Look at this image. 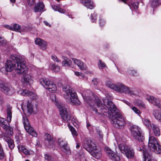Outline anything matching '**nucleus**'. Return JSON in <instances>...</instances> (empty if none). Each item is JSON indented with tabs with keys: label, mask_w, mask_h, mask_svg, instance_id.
<instances>
[{
	"label": "nucleus",
	"mask_w": 161,
	"mask_h": 161,
	"mask_svg": "<svg viewBox=\"0 0 161 161\" xmlns=\"http://www.w3.org/2000/svg\"><path fill=\"white\" fill-rule=\"evenodd\" d=\"M44 24H45V25H47V26H48L49 25V27H50L51 26V25H49L48 23L46 21H44Z\"/></svg>",
	"instance_id": "obj_62"
},
{
	"label": "nucleus",
	"mask_w": 161,
	"mask_h": 161,
	"mask_svg": "<svg viewBox=\"0 0 161 161\" xmlns=\"http://www.w3.org/2000/svg\"><path fill=\"white\" fill-rule=\"evenodd\" d=\"M80 72H75V75H76L77 76H79V75L80 74Z\"/></svg>",
	"instance_id": "obj_63"
},
{
	"label": "nucleus",
	"mask_w": 161,
	"mask_h": 161,
	"mask_svg": "<svg viewBox=\"0 0 161 161\" xmlns=\"http://www.w3.org/2000/svg\"><path fill=\"white\" fill-rule=\"evenodd\" d=\"M35 43L38 45L42 50H45L47 48V42L40 38H37L35 41Z\"/></svg>",
	"instance_id": "obj_18"
},
{
	"label": "nucleus",
	"mask_w": 161,
	"mask_h": 161,
	"mask_svg": "<svg viewBox=\"0 0 161 161\" xmlns=\"http://www.w3.org/2000/svg\"><path fill=\"white\" fill-rule=\"evenodd\" d=\"M27 72L25 73H18L19 74H22L23 75V77L22 79V81L24 83L28 84L30 85L32 82V77L31 75L28 73V71L27 68L26 67Z\"/></svg>",
	"instance_id": "obj_15"
},
{
	"label": "nucleus",
	"mask_w": 161,
	"mask_h": 161,
	"mask_svg": "<svg viewBox=\"0 0 161 161\" xmlns=\"http://www.w3.org/2000/svg\"><path fill=\"white\" fill-rule=\"evenodd\" d=\"M143 122L144 124L150 130H151V125L153 124H151L150 121L147 119H144L143 120Z\"/></svg>",
	"instance_id": "obj_34"
},
{
	"label": "nucleus",
	"mask_w": 161,
	"mask_h": 161,
	"mask_svg": "<svg viewBox=\"0 0 161 161\" xmlns=\"http://www.w3.org/2000/svg\"><path fill=\"white\" fill-rule=\"evenodd\" d=\"M45 161H54V159L49 154H45Z\"/></svg>",
	"instance_id": "obj_35"
},
{
	"label": "nucleus",
	"mask_w": 161,
	"mask_h": 161,
	"mask_svg": "<svg viewBox=\"0 0 161 161\" xmlns=\"http://www.w3.org/2000/svg\"><path fill=\"white\" fill-rule=\"evenodd\" d=\"M131 74L134 75H136L137 72L136 70H132Z\"/></svg>",
	"instance_id": "obj_58"
},
{
	"label": "nucleus",
	"mask_w": 161,
	"mask_h": 161,
	"mask_svg": "<svg viewBox=\"0 0 161 161\" xmlns=\"http://www.w3.org/2000/svg\"><path fill=\"white\" fill-rule=\"evenodd\" d=\"M70 130L73 136H77V134L74 128L73 127L70 128Z\"/></svg>",
	"instance_id": "obj_48"
},
{
	"label": "nucleus",
	"mask_w": 161,
	"mask_h": 161,
	"mask_svg": "<svg viewBox=\"0 0 161 161\" xmlns=\"http://www.w3.org/2000/svg\"><path fill=\"white\" fill-rule=\"evenodd\" d=\"M7 122L3 118H0V126L5 130L6 133L9 135H12L13 133V128L7 125Z\"/></svg>",
	"instance_id": "obj_12"
},
{
	"label": "nucleus",
	"mask_w": 161,
	"mask_h": 161,
	"mask_svg": "<svg viewBox=\"0 0 161 161\" xmlns=\"http://www.w3.org/2000/svg\"><path fill=\"white\" fill-rule=\"evenodd\" d=\"M31 95L29 96L30 98L33 100H36L38 98V97L37 95L34 93L32 92H31Z\"/></svg>",
	"instance_id": "obj_40"
},
{
	"label": "nucleus",
	"mask_w": 161,
	"mask_h": 161,
	"mask_svg": "<svg viewBox=\"0 0 161 161\" xmlns=\"http://www.w3.org/2000/svg\"><path fill=\"white\" fill-rule=\"evenodd\" d=\"M148 146L151 149H153L154 152L157 154L161 153V146L154 136H150L149 138Z\"/></svg>",
	"instance_id": "obj_6"
},
{
	"label": "nucleus",
	"mask_w": 161,
	"mask_h": 161,
	"mask_svg": "<svg viewBox=\"0 0 161 161\" xmlns=\"http://www.w3.org/2000/svg\"><path fill=\"white\" fill-rule=\"evenodd\" d=\"M78 77H79L80 78H82L84 77V75L82 73L80 72V74L79 75V76H78Z\"/></svg>",
	"instance_id": "obj_60"
},
{
	"label": "nucleus",
	"mask_w": 161,
	"mask_h": 161,
	"mask_svg": "<svg viewBox=\"0 0 161 161\" xmlns=\"http://www.w3.org/2000/svg\"><path fill=\"white\" fill-rule=\"evenodd\" d=\"M106 84L108 87L118 92L129 95L134 94L132 91L122 83H118L114 84L111 82L108 81L106 82Z\"/></svg>",
	"instance_id": "obj_4"
},
{
	"label": "nucleus",
	"mask_w": 161,
	"mask_h": 161,
	"mask_svg": "<svg viewBox=\"0 0 161 161\" xmlns=\"http://www.w3.org/2000/svg\"><path fill=\"white\" fill-rule=\"evenodd\" d=\"M155 118L158 120L160 121L161 119V114L160 111L157 110H155L153 113Z\"/></svg>",
	"instance_id": "obj_30"
},
{
	"label": "nucleus",
	"mask_w": 161,
	"mask_h": 161,
	"mask_svg": "<svg viewBox=\"0 0 161 161\" xmlns=\"http://www.w3.org/2000/svg\"><path fill=\"white\" fill-rule=\"evenodd\" d=\"M62 58L64 59V60L62 62L63 66H68L69 64L67 60V58L64 56H62Z\"/></svg>",
	"instance_id": "obj_41"
},
{
	"label": "nucleus",
	"mask_w": 161,
	"mask_h": 161,
	"mask_svg": "<svg viewBox=\"0 0 161 161\" xmlns=\"http://www.w3.org/2000/svg\"><path fill=\"white\" fill-rule=\"evenodd\" d=\"M136 105L138 106H139V107L144 108H145V105L144 103L142 102L141 101L137 102L135 103Z\"/></svg>",
	"instance_id": "obj_44"
},
{
	"label": "nucleus",
	"mask_w": 161,
	"mask_h": 161,
	"mask_svg": "<svg viewBox=\"0 0 161 161\" xmlns=\"http://www.w3.org/2000/svg\"><path fill=\"white\" fill-rule=\"evenodd\" d=\"M51 99L52 101L54 102L55 103H56V99L55 94H52L51 95Z\"/></svg>",
	"instance_id": "obj_50"
},
{
	"label": "nucleus",
	"mask_w": 161,
	"mask_h": 161,
	"mask_svg": "<svg viewBox=\"0 0 161 161\" xmlns=\"http://www.w3.org/2000/svg\"><path fill=\"white\" fill-rule=\"evenodd\" d=\"M82 95L85 101L88 103L90 106H92V103H95L92 110L96 114L102 115L104 113H108L111 123L116 128H119L125 125L124 118L121 114L116 111V107L112 102L105 99L103 100V104L98 97L94 95L89 90L84 92Z\"/></svg>",
	"instance_id": "obj_1"
},
{
	"label": "nucleus",
	"mask_w": 161,
	"mask_h": 161,
	"mask_svg": "<svg viewBox=\"0 0 161 161\" xmlns=\"http://www.w3.org/2000/svg\"><path fill=\"white\" fill-rule=\"evenodd\" d=\"M120 151L125 154L128 158H131L134 156V152L128 146L125 145L124 143H120L119 146Z\"/></svg>",
	"instance_id": "obj_8"
},
{
	"label": "nucleus",
	"mask_w": 161,
	"mask_h": 161,
	"mask_svg": "<svg viewBox=\"0 0 161 161\" xmlns=\"http://www.w3.org/2000/svg\"><path fill=\"white\" fill-rule=\"evenodd\" d=\"M58 11L60 13H65V10L60 8V7H59V8H58Z\"/></svg>",
	"instance_id": "obj_55"
},
{
	"label": "nucleus",
	"mask_w": 161,
	"mask_h": 161,
	"mask_svg": "<svg viewBox=\"0 0 161 161\" xmlns=\"http://www.w3.org/2000/svg\"><path fill=\"white\" fill-rule=\"evenodd\" d=\"M4 102V101L3 98L1 97H0V104H2Z\"/></svg>",
	"instance_id": "obj_57"
},
{
	"label": "nucleus",
	"mask_w": 161,
	"mask_h": 161,
	"mask_svg": "<svg viewBox=\"0 0 161 161\" xmlns=\"http://www.w3.org/2000/svg\"><path fill=\"white\" fill-rule=\"evenodd\" d=\"M52 69L55 72H58L60 70V67L57 65L55 64H52Z\"/></svg>",
	"instance_id": "obj_38"
},
{
	"label": "nucleus",
	"mask_w": 161,
	"mask_h": 161,
	"mask_svg": "<svg viewBox=\"0 0 161 161\" xmlns=\"http://www.w3.org/2000/svg\"><path fill=\"white\" fill-rule=\"evenodd\" d=\"M4 26L8 29H9L11 30H12V26H11L8 25H5Z\"/></svg>",
	"instance_id": "obj_54"
},
{
	"label": "nucleus",
	"mask_w": 161,
	"mask_h": 161,
	"mask_svg": "<svg viewBox=\"0 0 161 161\" xmlns=\"http://www.w3.org/2000/svg\"><path fill=\"white\" fill-rule=\"evenodd\" d=\"M7 43V41L4 37L0 35V46H4Z\"/></svg>",
	"instance_id": "obj_37"
},
{
	"label": "nucleus",
	"mask_w": 161,
	"mask_h": 161,
	"mask_svg": "<svg viewBox=\"0 0 161 161\" xmlns=\"http://www.w3.org/2000/svg\"><path fill=\"white\" fill-rule=\"evenodd\" d=\"M151 129L153 130V132L154 135L156 136H159L160 134V132L159 128L157 126L152 124L150 125Z\"/></svg>",
	"instance_id": "obj_25"
},
{
	"label": "nucleus",
	"mask_w": 161,
	"mask_h": 161,
	"mask_svg": "<svg viewBox=\"0 0 161 161\" xmlns=\"http://www.w3.org/2000/svg\"><path fill=\"white\" fill-rule=\"evenodd\" d=\"M31 92H30L27 90H21L19 92V93L21 95L24 96H28L31 95Z\"/></svg>",
	"instance_id": "obj_29"
},
{
	"label": "nucleus",
	"mask_w": 161,
	"mask_h": 161,
	"mask_svg": "<svg viewBox=\"0 0 161 161\" xmlns=\"http://www.w3.org/2000/svg\"><path fill=\"white\" fill-rule=\"evenodd\" d=\"M12 107L9 105L7 106V119L8 122H10L11 120L12 117Z\"/></svg>",
	"instance_id": "obj_22"
},
{
	"label": "nucleus",
	"mask_w": 161,
	"mask_h": 161,
	"mask_svg": "<svg viewBox=\"0 0 161 161\" xmlns=\"http://www.w3.org/2000/svg\"><path fill=\"white\" fill-rule=\"evenodd\" d=\"M92 81L94 85H96L97 83V80L96 79H93L92 80Z\"/></svg>",
	"instance_id": "obj_59"
},
{
	"label": "nucleus",
	"mask_w": 161,
	"mask_h": 161,
	"mask_svg": "<svg viewBox=\"0 0 161 161\" xmlns=\"http://www.w3.org/2000/svg\"><path fill=\"white\" fill-rule=\"evenodd\" d=\"M161 0H151V5L153 7H155L159 5L160 3Z\"/></svg>",
	"instance_id": "obj_32"
},
{
	"label": "nucleus",
	"mask_w": 161,
	"mask_h": 161,
	"mask_svg": "<svg viewBox=\"0 0 161 161\" xmlns=\"http://www.w3.org/2000/svg\"><path fill=\"white\" fill-rule=\"evenodd\" d=\"M137 149L139 151L143 150L144 161H155L153 158V156L148 153L147 151L144 149L143 147H142V149L140 148H138Z\"/></svg>",
	"instance_id": "obj_16"
},
{
	"label": "nucleus",
	"mask_w": 161,
	"mask_h": 161,
	"mask_svg": "<svg viewBox=\"0 0 161 161\" xmlns=\"http://www.w3.org/2000/svg\"><path fill=\"white\" fill-rule=\"evenodd\" d=\"M62 151L66 154H69L71 153V152L69 147L67 146V144L66 146H64L61 147Z\"/></svg>",
	"instance_id": "obj_33"
},
{
	"label": "nucleus",
	"mask_w": 161,
	"mask_h": 161,
	"mask_svg": "<svg viewBox=\"0 0 161 161\" xmlns=\"http://www.w3.org/2000/svg\"><path fill=\"white\" fill-rule=\"evenodd\" d=\"M123 102L128 105L129 107H130L131 109L136 114H140V111L136 107H132L131 103L130 102L126 100H124Z\"/></svg>",
	"instance_id": "obj_26"
},
{
	"label": "nucleus",
	"mask_w": 161,
	"mask_h": 161,
	"mask_svg": "<svg viewBox=\"0 0 161 161\" xmlns=\"http://www.w3.org/2000/svg\"><path fill=\"white\" fill-rule=\"evenodd\" d=\"M18 148L19 151L22 152L26 155H30V151L27 150L25 146L21 145H19L18 146Z\"/></svg>",
	"instance_id": "obj_24"
},
{
	"label": "nucleus",
	"mask_w": 161,
	"mask_h": 161,
	"mask_svg": "<svg viewBox=\"0 0 161 161\" xmlns=\"http://www.w3.org/2000/svg\"><path fill=\"white\" fill-rule=\"evenodd\" d=\"M0 137L2 138L7 143L8 146L10 149H12L14 148V142L10 138L4 134L0 135Z\"/></svg>",
	"instance_id": "obj_17"
},
{
	"label": "nucleus",
	"mask_w": 161,
	"mask_h": 161,
	"mask_svg": "<svg viewBox=\"0 0 161 161\" xmlns=\"http://www.w3.org/2000/svg\"><path fill=\"white\" fill-rule=\"evenodd\" d=\"M40 82L45 88L51 92H55L57 90V87L53 83L48 79L41 78L40 79Z\"/></svg>",
	"instance_id": "obj_5"
},
{
	"label": "nucleus",
	"mask_w": 161,
	"mask_h": 161,
	"mask_svg": "<svg viewBox=\"0 0 161 161\" xmlns=\"http://www.w3.org/2000/svg\"><path fill=\"white\" fill-rule=\"evenodd\" d=\"M33 105L31 102L28 101L26 106V111L27 112V115H29L33 112Z\"/></svg>",
	"instance_id": "obj_23"
},
{
	"label": "nucleus",
	"mask_w": 161,
	"mask_h": 161,
	"mask_svg": "<svg viewBox=\"0 0 161 161\" xmlns=\"http://www.w3.org/2000/svg\"><path fill=\"white\" fill-rule=\"evenodd\" d=\"M51 58L54 62L57 63L61 62V60L56 55H52L51 57Z\"/></svg>",
	"instance_id": "obj_47"
},
{
	"label": "nucleus",
	"mask_w": 161,
	"mask_h": 161,
	"mask_svg": "<svg viewBox=\"0 0 161 161\" xmlns=\"http://www.w3.org/2000/svg\"><path fill=\"white\" fill-rule=\"evenodd\" d=\"M73 61L75 64L77 65L80 69L85 70L86 69V65L80 60L76 59H74Z\"/></svg>",
	"instance_id": "obj_19"
},
{
	"label": "nucleus",
	"mask_w": 161,
	"mask_h": 161,
	"mask_svg": "<svg viewBox=\"0 0 161 161\" xmlns=\"http://www.w3.org/2000/svg\"><path fill=\"white\" fill-rule=\"evenodd\" d=\"M153 104L156 106L158 108H160L161 104L159 99L158 98H155L153 102Z\"/></svg>",
	"instance_id": "obj_39"
},
{
	"label": "nucleus",
	"mask_w": 161,
	"mask_h": 161,
	"mask_svg": "<svg viewBox=\"0 0 161 161\" xmlns=\"http://www.w3.org/2000/svg\"><path fill=\"white\" fill-rule=\"evenodd\" d=\"M0 90L7 95L11 96L15 92V89L11 86L3 83H0Z\"/></svg>",
	"instance_id": "obj_9"
},
{
	"label": "nucleus",
	"mask_w": 161,
	"mask_h": 161,
	"mask_svg": "<svg viewBox=\"0 0 161 161\" xmlns=\"http://www.w3.org/2000/svg\"><path fill=\"white\" fill-rule=\"evenodd\" d=\"M35 0H27V3L30 6H32L35 3Z\"/></svg>",
	"instance_id": "obj_51"
},
{
	"label": "nucleus",
	"mask_w": 161,
	"mask_h": 161,
	"mask_svg": "<svg viewBox=\"0 0 161 161\" xmlns=\"http://www.w3.org/2000/svg\"><path fill=\"white\" fill-rule=\"evenodd\" d=\"M59 6L58 5H52V8L55 11H58L59 7Z\"/></svg>",
	"instance_id": "obj_52"
},
{
	"label": "nucleus",
	"mask_w": 161,
	"mask_h": 161,
	"mask_svg": "<svg viewBox=\"0 0 161 161\" xmlns=\"http://www.w3.org/2000/svg\"><path fill=\"white\" fill-rule=\"evenodd\" d=\"M63 90L65 92L64 97L66 101L72 104L79 105L80 103L77 98L76 93L72 90V88L68 86H64Z\"/></svg>",
	"instance_id": "obj_3"
},
{
	"label": "nucleus",
	"mask_w": 161,
	"mask_h": 161,
	"mask_svg": "<svg viewBox=\"0 0 161 161\" xmlns=\"http://www.w3.org/2000/svg\"><path fill=\"white\" fill-rule=\"evenodd\" d=\"M12 31H19L20 29V26L17 24H15L12 26Z\"/></svg>",
	"instance_id": "obj_36"
},
{
	"label": "nucleus",
	"mask_w": 161,
	"mask_h": 161,
	"mask_svg": "<svg viewBox=\"0 0 161 161\" xmlns=\"http://www.w3.org/2000/svg\"><path fill=\"white\" fill-rule=\"evenodd\" d=\"M98 134L99 135L100 138L102 139L103 138V135L102 134V132L100 131L99 130L97 131Z\"/></svg>",
	"instance_id": "obj_56"
},
{
	"label": "nucleus",
	"mask_w": 161,
	"mask_h": 161,
	"mask_svg": "<svg viewBox=\"0 0 161 161\" xmlns=\"http://www.w3.org/2000/svg\"><path fill=\"white\" fill-rule=\"evenodd\" d=\"M58 142L59 145L61 147L64 146H66L67 144V142L65 141L64 139L62 138H59L57 140Z\"/></svg>",
	"instance_id": "obj_28"
},
{
	"label": "nucleus",
	"mask_w": 161,
	"mask_h": 161,
	"mask_svg": "<svg viewBox=\"0 0 161 161\" xmlns=\"http://www.w3.org/2000/svg\"><path fill=\"white\" fill-rule=\"evenodd\" d=\"M92 155L96 158H99L101 156V153L99 150L93 151Z\"/></svg>",
	"instance_id": "obj_31"
},
{
	"label": "nucleus",
	"mask_w": 161,
	"mask_h": 161,
	"mask_svg": "<svg viewBox=\"0 0 161 161\" xmlns=\"http://www.w3.org/2000/svg\"><path fill=\"white\" fill-rule=\"evenodd\" d=\"M45 138L46 140H47L48 142L50 144H53L54 142V140L53 137L48 133L45 134Z\"/></svg>",
	"instance_id": "obj_27"
},
{
	"label": "nucleus",
	"mask_w": 161,
	"mask_h": 161,
	"mask_svg": "<svg viewBox=\"0 0 161 161\" xmlns=\"http://www.w3.org/2000/svg\"><path fill=\"white\" fill-rule=\"evenodd\" d=\"M98 65L100 69H103L106 66L105 64L101 60H99Z\"/></svg>",
	"instance_id": "obj_46"
},
{
	"label": "nucleus",
	"mask_w": 161,
	"mask_h": 161,
	"mask_svg": "<svg viewBox=\"0 0 161 161\" xmlns=\"http://www.w3.org/2000/svg\"><path fill=\"white\" fill-rule=\"evenodd\" d=\"M4 153L2 145L0 143V159H2L4 157Z\"/></svg>",
	"instance_id": "obj_42"
},
{
	"label": "nucleus",
	"mask_w": 161,
	"mask_h": 161,
	"mask_svg": "<svg viewBox=\"0 0 161 161\" xmlns=\"http://www.w3.org/2000/svg\"><path fill=\"white\" fill-rule=\"evenodd\" d=\"M60 110V114L63 120L65 122H68L70 120V116L69 114L67 108L60 104L57 106Z\"/></svg>",
	"instance_id": "obj_11"
},
{
	"label": "nucleus",
	"mask_w": 161,
	"mask_h": 161,
	"mask_svg": "<svg viewBox=\"0 0 161 161\" xmlns=\"http://www.w3.org/2000/svg\"><path fill=\"white\" fill-rule=\"evenodd\" d=\"M58 86L59 87H61L62 86V83L60 81L58 83Z\"/></svg>",
	"instance_id": "obj_61"
},
{
	"label": "nucleus",
	"mask_w": 161,
	"mask_h": 161,
	"mask_svg": "<svg viewBox=\"0 0 161 161\" xmlns=\"http://www.w3.org/2000/svg\"><path fill=\"white\" fill-rule=\"evenodd\" d=\"M80 145L79 144H77L76 146V147L77 149L79 148V147H80Z\"/></svg>",
	"instance_id": "obj_64"
},
{
	"label": "nucleus",
	"mask_w": 161,
	"mask_h": 161,
	"mask_svg": "<svg viewBox=\"0 0 161 161\" xmlns=\"http://www.w3.org/2000/svg\"><path fill=\"white\" fill-rule=\"evenodd\" d=\"M22 121L26 131L32 136L36 137L37 134L34 128L30 125L27 117H24L23 118Z\"/></svg>",
	"instance_id": "obj_10"
},
{
	"label": "nucleus",
	"mask_w": 161,
	"mask_h": 161,
	"mask_svg": "<svg viewBox=\"0 0 161 161\" xmlns=\"http://www.w3.org/2000/svg\"><path fill=\"white\" fill-rule=\"evenodd\" d=\"M131 132L134 138L140 142H142L144 137L142 133L140 128L136 125H133L131 128Z\"/></svg>",
	"instance_id": "obj_7"
},
{
	"label": "nucleus",
	"mask_w": 161,
	"mask_h": 161,
	"mask_svg": "<svg viewBox=\"0 0 161 161\" xmlns=\"http://www.w3.org/2000/svg\"><path fill=\"white\" fill-rule=\"evenodd\" d=\"M138 3L137 2H135L132 4L131 6H130V8L132 9L133 8L135 9H136L138 8Z\"/></svg>",
	"instance_id": "obj_45"
},
{
	"label": "nucleus",
	"mask_w": 161,
	"mask_h": 161,
	"mask_svg": "<svg viewBox=\"0 0 161 161\" xmlns=\"http://www.w3.org/2000/svg\"><path fill=\"white\" fill-rule=\"evenodd\" d=\"M99 24L101 26L105 24V22L103 19H100L99 20Z\"/></svg>",
	"instance_id": "obj_53"
},
{
	"label": "nucleus",
	"mask_w": 161,
	"mask_h": 161,
	"mask_svg": "<svg viewBox=\"0 0 161 161\" xmlns=\"http://www.w3.org/2000/svg\"><path fill=\"white\" fill-rule=\"evenodd\" d=\"M45 7L42 2H41L35 5L34 8V11L36 12H40L43 10Z\"/></svg>",
	"instance_id": "obj_20"
},
{
	"label": "nucleus",
	"mask_w": 161,
	"mask_h": 161,
	"mask_svg": "<svg viewBox=\"0 0 161 161\" xmlns=\"http://www.w3.org/2000/svg\"><path fill=\"white\" fill-rule=\"evenodd\" d=\"M155 98H154L153 96H150L146 98V99L148 100L149 102L152 103L153 104L154 103L153 102Z\"/></svg>",
	"instance_id": "obj_49"
},
{
	"label": "nucleus",
	"mask_w": 161,
	"mask_h": 161,
	"mask_svg": "<svg viewBox=\"0 0 161 161\" xmlns=\"http://www.w3.org/2000/svg\"><path fill=\"white\" fill-rule=\"evenodd\" d=\"M91 19L92 22H94L97 19V14L95 13L92 14L91 15Z\"/></svg>",
	"instance_id": "obj_43"
},
{
	"label": "nucleus",
	"mask_w": 161,
	"mask_h": 161,
	"mask_svg": "<svg viewBox=\"0 0 161 161\" xmlns=\"http://www.w3.org/2000/svg\"><path fill=\"white\" fill-rule=\"evenodd\" d=\"M84 147L86 150L89 151L96 148V144L90 138H86L84 143Z\"/></svg>",
	"instance_id": "obj_14"
},
{
	"label": "nucleus",
	"mask_w": 161,
	"mask_h": 161,
	"mask_svg": "<svg viewBox=\"0 0 161 161\" xmlns=\"http://www.w3.org/2000/svg\"><path fill=\"white\" fill-rule=\"evenodd\" d=\"M5 66V68H1L0 70L2 71L5 69L7 72H11L15 69V72L17 74L25 73L27 72L25 59L16 55L11 56L10 59L6 62Z\"/></svg>",
	"instance_id": "obj_2"
},
{
	"label": "nucleus",
	"mask_w": 161,
	"mask_h": 161,
	"mask_svg": "<svg viewBox=\"0 0 161 161\" xmlns=\"http://www.w3.org/2000/svg\"><path fill=\"white\" fill-rule=\"evenodd\" d=\"M105 149L108 156L112 160L119 161L120 160V157L117 153H115L108 147H105Z\"/></svg>",
	"instance_id": "obj_13"
},
{
	"label": "nucleus",
	"mask_w": 161,
	"mask_h": 161,
	"mask_svg": "<svg viewBox=\"0 0 161 161\" xmlns=\"http://www.w3.org/2000/svg\"><path fill=\"white\" fill-rule=\"evenodd\" d=\"M80 1L87 8L92 9L94 7L93 3L91 0H81Z\"/></svg>",
	"instance_id": "obj_21"
}]
</instances>
